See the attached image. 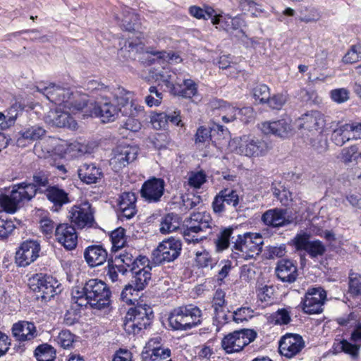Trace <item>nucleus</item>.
I'll return each mask as SVG.
<instances>
[{
  "mask_svg": "<svg viewBox=\"0 0 361 361\" xmlns=\"http://www.w3.org/2000/svg\"><path fill=\"white\" fill-rule=\"evenodd\" d=\"M271 322L275 324L285 325L290 323L291 319L289 312L285 309H279L271 315Z\"/></svg>",
  "mask_w": 361,
  "mask_h": 361,
  "instance_id": "680f3d73",
  "label": "nucleus"
},
{
  "mask_svg": "<svg viewBox=\"0 0 361 361\" xmlns=\"http://www.w3.org/2000/svg\"><path fill=\"white\" fill-rule=\"evenodd\" d=\"M148 49L145 48L143 43L135 41H128L125 45L118 50V55L128 59H135L136 54L138 53L143 54L142 60L146 59L148 65H151L155 62V58H152V55Z\"/></svg>",
  "mask_w": 361,
  "mask_h": 361,
  "instance_id": "5701e85b",
  "label": "nucleus"
},
{
  "mask_svg": "<svg viewBox=\"0 0 361 361\" xmlns=\"http://www.w3.org/2000/svg\"><path fill=\"white\" fill-rule=\"evenodd\" d=\"M312 258L322 256L326 252V247L319 240L311 241L305 251Z\"/></svg>",
  "mask_w": 361,
  "mask_h": 361,
  "instance_id": "052dcab7",
  "label": "nucleus"
},
{
  "mask_svg": "<svg viewBox=\"0 0 361 361\" xmlns=\"http://www.w3.org/2000/svg\"><path fill=\"white\" fill-rule=\"evenodd\" d=\"M253 311L250 307H240L235 311L232 314V318L236 323L247 321L248 318L252 317Z\"/></svg>",
  "mask_w": 361,
  "mask_h": 361,
  "instance_id": "774afa93",
  "label": "nucleus"
},
{
  "mask_svg": "<svg viewBox=\"0 0 361 361\" xmlns=\"http://www.w3.org/2000/svg\"><path fill=\"white\" fill-rule=\"evenodd\" d=\"M55 235L58 242L67 250H73L77 245L78 235L73 226L68 224H59L56 228Z\"/></svg>",
  "mask_w": 361,
  "mask_h": 361,
  "instance_id": "393cba45",
  "label": "nucleus"
},
{
  "mask_svg": "<svg viewBox=\"0 0 361 361\" xmlns=\"http://www.w3.org/2000/svg\"><path fill=\"white\" fill-rule=\"evenodd\" d=\"M180 226V217L174 213H169L162 217L159 231L162 234H166L176 231Z\"/></svg>",
  "mask_w": 361,
  "mask_h": 361,
  "instance_id": "37998d69",
  "label": "nucleus"
},
{
  "mask_svg": "<svg viewBox=\"0 0 361 361\" xmlns=\"http://www.w3.org/2000/svg\"><path fill=\"white\" fill-rule=\"evenodd\" d=\"M219 103V108L224 110L226 114L233 115V120L236 118L237 114H252L253 111L251 107H245L239 109L233 106H231L226 102L223 100L220 101Z\"/></svg>",
  "mask_w": 361,
  "mask_h": 361,
  "instance_id": "4d7b16f0",
  "label": "nucleus"
},
{
  "mask_svg": "<svg viewBox=\"0 0 361 361\" xmlns=\"http://www.w3.org/2000/svg\"><path fill=\"white\" fill-rule=\"evenodd\" d=\"M305 347L302 337L297 334H286L279 341V350L282 356L291 358Z\"/></svg>",
  "mask_w": 361,
  "mask_h": 361,
  "instance_id": "6ab92c4d",
  "label": "nucleus"
},
{
  "mask_svg": "<svg viewBox=\"0 0 361 361\" xmlns=\"http://www.w3.org/2000/svg\"><path fill=\"white\" fill-rule=\"evenodd\" d=\"M71 121L68 113L59 110L50 111L47 117V122L58 128L69 126Z\"/></svg>",
  "mask_w": 361,
  "mask_h": 361,
  "instance_id": "ea45409f",
  "label": "nucleus"
},
{
  "mask_svg": "<svg viewBox=\"0 0 361 361\" xmlns=\"http://www.w3.org/2000/svg\"><path fill=\"white\" fill-rule=\"evenodd\" d=\"M84 257L90 267H95L103 264L107 260L108 254L102 245H91L85 250Z\"/></svg>",
  "mask_w": 361,
  "mask_h": 361,
  "instance_id": "2f4dec72",
  "label": "nucleus"
},
{
  "mask_svg": "<svg viewBox=\"0 0 361 361\" xmlns=\"http://www.w3.org/2000/svg\"><path fill=\"white\" fill-rule=\"evenodd\" d=\"M159 338H154L150 339L147 343V348L149 350H151V348H152L150 355L151 361H164L171 356L170 349L155 346L156 344L159 343Z\"/></svg>",
  "mask_w": 361,
  "mask_h": 361,
  "instance_id": "58836bf2",
  "label": "nucleus"
},
{
  "mask_svg": "<svg viewBox=\"0 0 361 361\" xmlns=\"http://www.w3.org/2000/svg\"><path fill=\"white\" fill-rule=\"evenodd\" d=\"M176 85L172 90L173 95L190 99L197 94V84L191 79H184L182 84L176 82Z\"/></svg>",
  "mask_w": 361,
  "mask_h": 361,
  "instance_id": "f704fd0d",
  "label": "nucleus"
},
{
  "mask_svg": "<svg viewBox=\"0 0 361 361\" xmlns=\"http://www.w3.org/2000/svg\"><path fill=\"white\" fill-rule=\"evenodd\" d=\"M30 288L37 293V297L47 301L61 292V284L51 276L36 274L29 282Z\"/></svg>",
  "mask_w": 361,
  "mask_h": 361,
  "instance_id": "1a4fd4ad",
  "label": "nucleus"
},
{
  "mask_svg": "<svg viewBox=\"0 0 361 361\" xmlns=\"http://www.w3.org/2000/svg\"><path fill=\"white\" fill-rule=\"evenodd\" d=\"M239 200V195L236 190L224 188L215 195L213 200L212 203L213 212L221 216L226 211V207H231L236 210Z\"/></svg>",
  "mask_w": 361,
  "mask_h": 361,
  "instance_id": "2eb2a0df",
  "label": "nucleus"
},
{
  "mask_svg": "<svg viewBox=\"0 0 361 361\" xmlns=\"http://www.w3.org/2000/svg\"><path fill=\"white\" fill-rule=\"evenodd\" d=\"M361 59V44L352 45L348 52L343 58L345 63H353Z\"/></svg>",
  "mask_w": 361,
  "mask_h": 361,
  "instance_id": "bf43d9fd",
  "label": "nucleus"
},
{
  "mask_svg": "<svg viewBox=\"0 0 361 361\" xmlns=\"http://www.w3.org/2000/svg\"><path fill=\"white\" fill-rule=\"evenodd\" d=\"M149 94L145 97V102L147 106H159L163 99V92L156 86H151L149 88Z\"/></svg>",
  "mask_w": 361,
  "mask_h": 361,
  "instance_id": "8fccbe9b",
  "label": "nucleus"
},
{
  "mask_svg": "<svg viewBox=\"0 0 361 361\" xmlns=\"http://www.w3.org/2000/svg\"><path fill=\"white\" fill-rule=\"evenodd\" d=\"M252 94L256 101L258 100L260 104H264L270 95L269 88L264 84L257 85L253 88Z\"/></svg>",
  "mask_w": 361,
  "mask_h": 361,
  "instance_id": "13d9d810",
  "label": "nucleus"
},
{
  "mask_svg": "<svg viewBox=\"0 0 361 361\" xmlns=\"http://www.w3.org/2000/svg\"><path fill=\"white\" fill-rule=\"evenodd\" d=\"M16 227L12 220L4 219L0 216V238H7Z\"/></svg>",
  "mask_w": 361,
  "mask_h": 361,
  "instance_id": "338daca9",
  "label": "nucleus"
},
{
  "mask_svg": "<svg viewBox=\"0 0 361 361\" xmlns=\"http://www.w3.org/2000/svg\"><path fill=\"white\" fill-rule=\"evenodd\" d=\"M202 312L193 304L174 308L169 317V326L176 331H187L201 324Z\"/></svg>",
  "mask_w": 361,
  "mask_h": 361,
  "instance_id": "7ed1b4c3",
  "label": "nucleus"
},
{
  "mask_svg": "<svg viewBox=\"0 0 361 361\" xmlns=\"http://www.w3.org/2000/svg\"><path fill=\"white\" fill-rule=\"evenodd\" d=\"M69 214L71 222L78 228L91 227L94 222L93 211L88 202L73 207Z\"/></svg>",
  "mask_w": 361,
  "mask_h": 361,
  "instance_id": "a211bd4d",
  "label": "nucleus"
},
{
  "mask_svg": "<svg viewBox=\"0 0 361 361\" xmlns=\"http://www.w3.org/2000/svg\"><path fill=\"white\" fill-rule=\"evenodd\" d=\"M137 148L130 145H119L113 151V157L110 159L112 169L118 172L123 167L133 162L137 156Z\"/></svg>",
  "mask_w": 361,
  "mask_h": 361,
  "instance_id": "dca6fc26",
  "label": "nucleus"
},
{
  "mask_svg": "<svg viewBox=\"0 0 361 361\" xmlns=\"http://www.w3.org/2000/svg\"><path fill=\"white\" fill-rule=\"evenodd\" d=\"M275 273L279 279L289 283L295 281L298 276L296 264L287 259H281L278 261Z\"/></svg>",
  "mask_w": 361,
  "mask_h": 361,
  "instance_id": "a878e982",
  "label": "nucleus"
},
{
  "mask_svg": "<svg viewBox=\"0 0 361 361\" xmlns=\"http://www.w3.org/2000/svg\"><path fill=\"white\" fill-rule=\"evenodd\" d=\"M110 238L112 243V251H118V250L123 247L126 245V230L121 227L115 229L111 232Z\"/></svg>",
  "mask_w": 361,
  "mask_h": 361,
  "instance_id": "09e8293b",
  "label": "nucleus"
},
{
  "mask_svg": "<svg viewBox=\"0 0 361 361\" xmlns=\"http://www.w3.org/2000/svg\"><path fill=\"white\" fill-rule=\"evenodd\" d=\"M152 268L149 266L143 267L131 271L132 279L130 282L125 286L123 289L121 298L126 302H132L135 300L136 298H133L135 293V296H137V293L144 290L151 279L152 274L150 272Z\"/></svg>",
  "mask_w": 361,
  "mask_h": 361,
  "instance_id": "6e6552de",
  "label": "nucleus"
},
{
  "mask_svg": "<svg viewBox=\"0 0 361 361\" xmlns=\"http://www.w3.org/2000/svg\"><path fill=\"white\" fill-rule=\"evenodd\" d=\"M36 194V189L29 183L23 182L13 186L10 195H0V206L4 212L13 214L17 211L20 202L31 200Z\"/></svg>",
  "mask_w": 361,
  "mask_h": 361,
  "instance_id": "0eeeda50",
  "label": "nucleus"
},
{
  "mask_svg": "<svg viewBox=\"0 0 361 361\" xmlns=\"http://www.w3.org/2000/svg\"><path fill=\"white\" fill-rule=\"evenodd\" d=\"M114 262L126 269V272L138 269L137 257H134L131 253L125 251L119 255H116Z\"/></svg>",
  "mask_w": 361,
  "mask_h": 361,
  "instance_id": "c03bdc74",
  "label": "nucleus"
},
{
  "mask_svg": "<svg viewBox=\"0 0 361 361\" xmlns=\"http://www.w3.org/2000/svg\"><path fill=\"white\" fill-rule=\"evenodd\" d=\"M326 300V293L322 288H310L302 298V309L308 314L321 313Z\"/></svg>",
  "mask_w": 361,
  "mask_h": 361,
  "instance_id": "f8f14e48",
  "label": "nucleus"
},
{
  "mask_svg": "<svg viewBox=\"0 0 361 361\" xmlns=\"http://www.w3.org/2000/svg\"><path fill=\"white\" fill-rule=\"evenodd\" d=\"M57 343L63 348H69L74 341V335L68 330H62L56 338Z\"/></svg>",
  "mask_w": 361,
  "mask_h": 361,
  "instance_id": "69168bd1",
  "label": "nucleus"
},
{
  "mask_svg": "<svg viewBox=\"0 0 361 361\" xmlns=\"http://www.w3.org/2000/svg\"><path fill=\"white\" fill-rule=\"evenodd\" d=\"M152 56L156 57L155 61L158 59H163L169 63H180L182 61L181 57L175 52L167 53L164 51H154L150 52Z\"/></svg>",
  "mask_w": 361,
  "mask_h": 361,
  "instance_id": "e2e57ef3",
  "label": "nucleus"
},
{
  "mask_svg": "<svg viewBox=\"0 0 361 361\" xmlns=\"http://www.w3.org/2000/svg\"><path fill=\"white\" fill-rule=\"evenodd\" d=\"M165 182L161 178H152L145 181L140 190L141 197L145 201L158 202L164 192Z\"/></svg>",
  "mask_w": 361,
  "mask_h": 361,
  "instance_id": "4be33fe9",
  "label": "nucleus"
},
{
  "mask_svg": "<svg viewBox=\"0 0 361 361\" xmlns=\"http://www.w3.org/2000/svg\"><path fill=\"white\" fill-rule=\"evenodd\" d=\"M256 337L257 333L252 329H243L234 331L223 338L221 347L227 354L239 353Z\"/></svg>",
  "mask_w": 361,
  "mask_h": 361,
  "instance_id": "9d476101",
  "label": "nucleus"
},
{
  "mask_svg": "<svg viewBox=\"0 0 361 361\" xmlns=\"http://www.w3.org/2000/svg\"><path fill=\"white\" fill-rule=\"evenodd\" d=\"M78 173L81 181L86 184L98 183L104 177L102 168L94 163L82 164L78 170Z\"/></svg>",
  "mask_w": 361,
  "mask_h": 361,
  "instance_id": "cd10ccee",
  "label": "nucleus"
},
{
  "mask_svg": "<svg viewBox=\"0 0 361 361\" xmlns=\"http://www.w3.org/2000/svg\"><path fill=\"white\" fill-rule=\"evenodd\" d=\"M35 87L36 91L42 94L49 101L63 106L72 95V91L70 89L54 83H50L47 86L44 83H39Z\"/></svg>",
  "mask_w": 361,
  "mask_h": 361,
  "instance_id": "f3484780",
  "label": "nucleus"
},
{
  "mask_svg": "<svg viewBox=\"0 0 361 361\" xmlns=\"http://www.w3.org/2000/svg\"><path fill=\"white\" fill-rule=\"evenodd\" d=\"M86 89L98 99L99 97L102 98L104 97H108L109 94L114 92V89L112 90L109 85H106L98 80H92L87 82Z\"/></svg>",
  "mask_w": 361,
  "mask_h": 361,
  "instance_id": "a19ab883",
  "label": "nucleus"
},
{
  "mask_svg": "<svg viewBox=\"0 0 361 361\" xmlns=\"http://www.w3.org/2000/svg\"><path fill=\"white\" fill-rule=\"evenodd\" d=\"M260 130L264 134H271L279 137H286L291 131L290 122L286 119L265 121L260 124Z\"/></svg>",
  "mask_w": 361,
  "mask_h": 361,
  "instance_id": "c756f323",
  "label": "nucleus"
},
{
  "mask_svg": "<svg viewBox=\"0 0 361 361\" xmlns=\"http://www.w3.org/2000/svg\"><path fill=\"white\" fill-rule=\"evenodd\" d=\"M12 334L16 341H30L37 336L36 327L32 322L20 321L12 326Z\"/></svg>",
  "mask_w": 361,
  "mask_h": 361,
  "instance_id": "7c9ffc66",
  "label": "nucleus"
},
{
  "mask_svg": "<svg viewBox=\"0 0 361 361\" xmlns=\"http://www.w3.org/2000/svg\"><path fill=\"white\" fill-rule=\"evenodd\" d=\"M348 300L353 306L361 307V274L350 273L348 281Z\"/></svg>",
  "mask_w": 361,
  "mask_h": 361,
  "instance_id": "72a5a7b5",
  "label": "nucleus"
},
{
  "mask_svg": "<svg viewBox=\"0 0 361 361\" xmlns=\"http://www.w3.org/2000/svg\"><path fill=\"white\" fill-rule=\"evenodd\" d=\"M120 26L122 29L128 32L138 30L140 23L137 15L132 9L126 8L123 13Z\"/></svg>",
  "mask_w": 361,
  "mask_h": 361,
  "instance_id": "4c0bfd02",
  "label": "nucleus"
},
{
  "mask_svg": "<svg viewBox=\"0 0 361 361\" xmlns=\"http://www.w3.org/2000/svg\"><path fill=\"white\" fill-rule=\"evenodd\" d=\"M46 133V130L41 126L35 125L20 131V136L17 139L16 144L18 147H24L25 141H35L41 139Z\"/></svg>",
  "mask_w": 361,
  "mask_h": 361,
  "instance_id": "c9c22d12",
  "label": "nucleus"
},
{
  "mask_svg": "<svg viewBox=\"0 0 361 361\" xmlns=\"http://www.w3.org/2000/svg\"><path fill=\"white\" fill-rule=\"evenodd\" d=\"M226 293L221 289H217L214 295L212 307L214 309L216 317L220 318V314L222 313V308L226 304Z\"/></svg>",
  "mask_w": 361,
  "mask_h": 361,
  "instance_id": "6e6d98bb",
  "label": "nucleus"
},
{
  "mask_svg": "<svg viewBox=\"0 0 361 361\" xmlns=\"http://www.w3.org/2000/svg\"><path fill=\"white\" fill-rule=\"evenodd\" d=\"M50 173L46 170H37L33 173L32 181L29 183L34 189H36V193H44V190L50 187L49 185Z\"/></svg>",
  "mask_w": 361,
  "mask_h": 361,
  "instance_id": "e433bc0d",
  "label": "nucleus"
},
{
  "mask_svg": "<svg viewBox=\"0 0 361 361\" xmlns=\"http://www.w3.org/2000/svg\"><path fill=\"white\" fill-rule=\"evenodd\" d=\"M271 147L264 140L244 135L238 147V152L247 157H262L266 155Z\"/></svg>",
  "mask_w": 361,
  "mask_h": 361,
  "instance_id": "4468645a",
  "label": "nucleus"
},
{
  "mask_svg": "<svg viewBox=\"0 0 361 361\" xmlns=\"http://www.w3.org/2000/svg\"><path fill=\"white\" fill-rule=\"evenodd\" d=\"M189 13L197 19L207 20V16H211L213 13V8L209 5H204L203 8L191 6L189 8Z\"/></svg>",
  "mask_w": 361,
  "mask_h": 361,
  "instance_id": "3c124183",
  "label": "nucleus"
},
{
  "mask_svg": "<svg viewBox=\"0 0 361 361\" xmlns=\"http://www.w3.org/2000/svg\"><path fill=\"white\" fill-rule=\"evenodd\" d=\"M135 114L131 116H127L128 118L126 119V122L123 124V128L126 130H129L132 132H137L141 128V123L138 121V120L135 119L134 117L137 116L140 112L142 111L141 106H137L133 104V109H135Z\"/></svg>",
  "mask_w": 361,
  "mask_h": 361,
  "instance_id": "864d4df0",
  "label": "nucleus"
},
{
  "mask_svg": "<svg viewBox=\"0 0 361 361\" xmlns=\"http://www.w3.org/2000/svg\"><path fill=\"white\" fill-rule=\"evenodd\" d=\"M361 343L360 342H352L350 340L342 339L335 344V350L343 352L349 355L352 358L356 359L359 357Z\"/></svg>",
  "mask_w": 361,
  "mask_h": 361,
  "instance_id": "79ce46f5",
  "label": "nucleus"
},
{
  "mask_svg": "<svg viewBox=\"0 0 361 361\" xmlns=\"http://www.w3.org/2000/svg\"><path fill=\"white\" fill-rule=\"evenodd\" d=\"M232 233L233 228H226L219 233L217 238L215 240L216 246L218 250H223L228 247L230 238Z\"/></svg>",
  "mask_w": 361,
  "mask_h": 361,
  "instance_id": "603ef678",
  "label": "nucleus"
},
{
  "mask_svg": "<svg viewBox=\"0 0 361 361\" xmlns=\"http://www.w3.org/2000/svg\"><path fill=\"white\" fill-rule=\"evenodd\" d=\"M111 292L108 286L102 280L92 279L83 286L72 291V302L78 307H87L102 310L110 305Z\"/></svg>",
  "mask_w": 361,
  "mask_h": 361,
  "instance_id": "f03ea898",
  "label": "nucleus"
},
{
  "mask_svg": "<svg viewBox=\"0 0 361 361\" xmlns=\"http://www.w3.org/2000/svg\"><path fill=\"white\" fill-rule=\"evenodd\" d=\"M262 236L255 233H245L238 235L233 242L231 257L248 260L255 259L262 250Z\"/></svg>",
  "mask_w": 361,
  "mask_h": 361,
  "instance_id": "39448f33",
  "label": "nucleus"
},
{
  "mask_svg": "<svg viewBox=\"0 0 361 361\" xmlns=\"http://www.w3.org/2000/svg\"><path fill=\"white\" fill-rule=\"evenodd\" d=\"M68 109L73 114L81 112L83 118L92 116V107H94V102H89L87 96L85 94H80L78 92L73 93L72 92L71 97L66 102L64 106Z\"/></svg>",
  "mask_w": 361,
  "mask_h": 361,
  "instance_id": "b1692460",
  "label": "nucleus"
},
{
  "mask_svg": "<svg viewBox=\"0 0 361 361\" xmlns=\"http://www.w3.org/2000/svg\"><path fill=\"white\" fill-rule=\"evenodd\" d=\"M119 274L124 276L127 274L126 269L123 267L114 263L113 259H108V266L106 267V277L113 283L121 282L119 278Z\"/></svg>",
  "mask_w": 361,
  "mask_h": 361,
  "instance_id": "49530a36",
  "label": "nucleus"
},
{
  "mask_svg": "<svg viewBox=\"0 0 361 361\" xmlns=\"http://www.w3.org/2000/svg\"><path fill=\"white\" fill-rule=\"evenodd\" d=\"M47 200L53 204L54 210L58 211L63 205L70 202L68 193L58 185L48 187L44 190Z\"/></svg>",
  "mask_w": 361,
  "mask_h": 361,
  "instance_id": "473e14b6",
  "label": "nucleus"
},
{
  "mask_svg": "<svg viewBox=\"0 0 361 361\" xmlns=\"http://www.w3.org/2000/svg\"><path fill=\"white\" fill-rule=\"evenodd\" d=\"M228 133L227 128L219 124H214L211 128L200 126L195 135V142L198 147L202 148L210 142H215L213 139L220 140L224 137Z\"/></svg>",
  "mask_w": 361,
  "mask_h": 361,
  "instance_id": "aec40b11",
  "label": "nucleus"
},
{
  "mask_svg": "<svg viewBox=\"0 0 361 361\" xmlns=\"http://www.w3.org/2000/svg\"><path fill=\"white\" fill-rule=\"evenodd\" d=\"M294 214L288 209L274 208L268 209L262 216L263 223L273 228L287 226L295 221Z\"/></svg>",
  "mask_w": 361,
  "mask_h": 361,
  "instance_id": "ddd939ff",
  "label": "nucleus"
},
{
  "mask_svg": "<svg viewBox=\"0 0 361 361\" xmlns=\"http://www.w3.org/2000/svg\"><path fill=\"white\" fill-rule=\"evenodd\" d=\"M34 354L37 361H54L56 355L54 348L47 343L37 346Z\"/></svg>",
  "mask_w": 361,
  "mask_h": 361,
  "instance_id": "de8ad7c7",
  "label": "nucleus"
},
{
  "mask_svg": "<svg viewBox=\"0 0 361 361\" xmlns=\"http://www.w3.org/2000/svg\"><path fill=\"white\" fill-rule=\"evenodd\" d=\"M40 250L39 244L36 240L23 242L16 253V262L20 267H26L33 262L38 257Z\"/></svg>",
  "mask_w": 361,
  "mask_h": 361,
  "instance_id": "412c9836",
  "label": "nucleus"
},
{
  "mask_svg": "<svg viewBox=\"0 0 361 361\" xmlns=\"http://www.w3.org/2000/svg\"><path fill=\"white\" fill-rule=\"evenodd\" d=\"M153 318V310L149 305H137L128 311L124 323L125 330L128 334H138L150 325Z\"/></svg>",
  "mask_w": 361,
  "mask_h": 361,
  "instance_id": "423d86ee",
  "label": "nucleus"
},
{
  "mask_svg": "<svg viewBox=\"0 0 361 361\" xmlns=\"http://www.w3.org/2000/svg\"><path fill=\"white\" fill-rule=\"evenodd\" d=\"M212 219L209 213L194 212L184 221L183 236L188 243H197L207 238V230L212 228Z\"/></svg>",
  "mask_w": 361,
  "mask_h": 361,
  "instance_id": "20e7f679",
  "label": "nucleus"
},
{
  "mask_svg": "<svg viewBox=\"0 0 361 361\" xmlns=\"http://www.w3.org/2000/svg\"><path fill=\"white\" fill-rule=\"evenodd\" d=\"M310 235L301 232L298 233L293 238V242L297 250L306 251L311 241L310 240Z\"/></svg>",
  "mask_w": 361,
  "mask_h": 361,
  "instance_id": "0e129e2a",
  "label": "nucleus"
},
{
  "mask_svg": "<svg viewBox=\"0 0 361 361\" xmlns=\"http://www.w3.org/2000/svg\"><path fill=\"white\" fill-rule=\"evenodd\" d=\"M136 200L137 198L134 192H126L121 195L118 203V216L121 219L123 218L130 219L135 215L137 212Z\"/></svg>",
  "mask_w": 361,
  "mask_h": 361,
  "instance_id": "bb28decb",
  "label": "nucleus"
},
{
  "mask_svg": "<svg viewBox=\"0 0 361 361\" xmlns=\"http://www.w3.org/2000/svg\"><path fill=\"white\" fill-rule=\"evenodd\" d=\"M361 316L357 312H352L347 315H343L336 318V322L342 326L345 327H355Z\"/></svg>",
  "mask_w": 361,
  "mask_h": 361,
  "instance_id": "5fc2aeb1",
  "label": "nucleus"
},
{
  "mask_svg": "<svg viewBox=\"0 0 361 361\" xmlns=\"http://www.w3.org/2000/svg\"><path fill=\"white\" fill-rule=\"evenodd\" d=\"M325 125L323 114L318 111H310L302 115L298 119L300 128L309 131L321 130Z\"/></svg>",
  "mask_w": 361,
  "mask_h": 361,
  "instance_id": "c85d7f7f",
  "label": "nucleus"
},
{
  "mask_svg": "<svg viewBox=\"0 0 361 361\" xmlns=\"http://www.w3.org/2000/svg\"><path fill=\"white\" fill-rule=\"evenodd\" d=\"M182 249L181 242L174 238H170L161 242L152 253V260L155 264L173 262L176 259Z\"/></svg>",
  "mask_w": 361,
  "mask_h": 361,
  "instance_id": "9b49d317",
  "label": "nucleus"
},
{
  "mask_svg": "<svg viewBox=\"0 0 361 361\" xmlns=\"http://www.w3.org/2000/svg\"><path fill=\"white\" fill-rule=\"evenodd\" d=\"M133 106L130 93L118 87L108 97H104L100 101L94 102L92 116L100 118L103 123L113 122L119 113L123 116L134 115L136 108L133 109Z\"/></svg>",
  "mask_w": 361,
  "mask_h": 361,
  "instance_id": "f257e3e1",
  "label": "nucleus"
},
{
  "mask_svg": "<svg viewBox=\"0 0 361 361\" xmlns=\"http://www.w3.org/2000/svg\"><path fill=\"white\" fill-rule=\"evenodd\" d=\"M352 127L349 124H345L334 130L331 134V140L337 145L342 146L347 141L351 140L350 130Z\"/></svg>",
  "mask_w": 361,
  "mask_h": 361,
  "instance_id": "a18cd8bd",
  "label": "nucleus"
}]
</instances>
